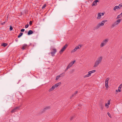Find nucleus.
Returning a JSON list of instances; mask_svg holds the SVG:
<instances>
[{
  "mask_svg": "<svg viewBox=\"0 0 122 122\" xmlns=\"http://www.w3.org/2000/svg\"><path fill=\"white\" fill-rule=\"evenodd\" d=\"M122 19H119L117 20V21H115L114 23H112L111 26V28H113L116 25H117L122 21Z\"/></svg>",
  "mask_w": 122,
  "mask_h": 122,
  "instance_id": "nucleus-1",
  "label": "nucleus"
},
{
  "mask_svg": "<svg viewBox=\"0 0 122 122\" xmlns=\"http://www.w3.org/2000/svg\"><path fill=\"white\" fill-rule=\"evenodd\" d=\"M72 66V64H71L70 63L67 66V67L69 68Z\"/></svg>",
  "mask_w": 122,
  "mask_h": 122,
  "instance_id": "nucleus-30",
  "label": "nucleus"
},
{
  "mask_svg": "<svg viewBox=\"0 0 122 122\" xmlns=\"http://www.w3.org/2000/svg\"><path fill=\"white\" fill-rule=\"evenodd\" d=\"M23 33L22 32H20L19 35L18 36V38H20L23 35Z\"/></svg>",
  "mask_w": 122,
  "mask_h": 122,
  "instance_id": "nucleus-25",
  "label": "nucleus"
},
{
  "mask_svg": "<svg viewBox=\"0 0 122 122\" xmlns=\"http://www.w3.org/2000/svg\"><path fill=\"white\" fill-rule=\"evenodd\" d=\"M27 45L25 44L22 47V49L23 50H24L27 47Z\"/></svg>",
  "mask_w": 122,
  "mask_h": 122,
  "instance_id": "nucleus-14",
  "label": "nucleus"
},
{
  "mask_svg": "<svg viewBox=\"0 0 122 122\" xmlns=\"http://www.w3.org/2000/svg\"><path fill=\"white\" fill-rule=\"evenodd\" d=\"M122 17V16H121V15L120 14L119 15H118L117 16V18H121V17Z\"/></svg>",
  "mask_w": 122,
  "mask_h": 122,
  "instance_id": "nucleus-31",
  "label": "nucleus"
},
{
  "mask_svg": "<svg viewBox=\"0 0 122 122\" xmlns=\"http://www.w3.org/2000/svg\"><path fill=\"white\" fill-rule=\"evenodd\" d=\"M117 6H115L113 8V10L114 11H116L117 9Z\"/></svg>",
  "mask_w": 122,
  "mask_h": 122,
  "instance_id": "nucleus-33",
  "label": "nucleus"
},
{
  "mask_svg": "<svg viewBox=\"0 0 122 122\" xmlns=\"http://www.w3.org/2000/svg\"><path fill=\"white\" fill-rule=\"evenodd\" d=\"M119 87H121V88L122 87V84H120Z\"/></svg>",
  "mask_w": 122,
  "mask_h": 122,
  "instance_id": "nucleus-48",
  "label": "nucleus"
},
{
  "mask_svg": "<svg viewBox=\"0 0 122 122\" xmlns=\"http://www.w3.org/2000/svg\"><path fill=\"white\" fill-rule=\"evenodd\" d=\"M53 51L51 52L50 53L51 55L52 56H55V54L56 52V50L55 49H53Z\"/></svg>",
  "mask_w": 122,
  "mask_h": 122,
  "instance_id": "nucleus-7",
  "label": "nucleus"
},
{
  "mask_svg": "<svg viewBox=\"0 0 122 122\" xmlns=\"http://www.w3.org/2000/svg\"><path fill=\"white\" fill-rule=\"evenodd\" d=\"M22 105H21L18 107H15L16 110H19V108L21 107Z\"/></svg>",
  "mask_w": 122,
  "mask_h": 122,
  "instance_id": "nucleus-26",
  "label": "nucleus"
},
{
  "mask_svg": "<svg viewBox=\"0 0 122 122\" xmlns=\"http://www.w3.org/2000/svg\"><path fill=\"white\" fill-rule=\"evenodd\" d=\"M75 62V60L74 61H71L70 63L72 64V65Z\"/></svg>",
  "mask_w": 122,
  "mask_h": 122,
  "instance_id": "nucleus-34",
  "label": "nucleus"
},
{
  "mask_svg": "<svg viewBox=\"0 0 122 122\" xmlns=\"http://www.w3.org/2000/svg\"><path fill=\"white\" fill-rule=\"evenodd\" d=\"M29 26V24H27V25H25V27L26 28H27Z\"/></svg>",
  "mask_w": 122,
  "mask_h": 122,
  "instance_id": "nucleus-38",
  "label": "nucleus"
},
{
  "mask_svg": "<svg viewBox=\"0 0 122 122\" xmlns=\"http://www.w3.org/2000/svg\"><path fill=\"white\" fill-rule=\"evenodd\" d=\"M110 100H108V102L107 103H106L105 104V106H108V105H109L110 104Z\"/></svg>",
  "mask_w": 122,
  "mask_h": 122,
  "instance_id": "nucleus-19",
  "label": "nucleus"
},
{
  "mask_svg": "<svg viewBox=\"0 0 122 122\" xmlns=\"http://www.w3.org/2000/svg\"><path fill=\"white\" fill-rule=\"evenodd\" d=\"M55 87L54 86H53L51 88H50V89L49 90V92H51V91H52L54 89H55Z\"/></svg>",
  "mask_w": 122,
  "mask_h": 122,
  "instance_id": "nucleus-13",
  "label": "nucleus"
},
{
  "mask_svg": "<svg viewBox=\"0 0 122 122\" xmlns=\"http://www.w3.org/2000/svg\"><path fill=\"white\" fill-rule=\"evenodd\" d=\"M79 46H80L81 47V45H79Z\"/></svg>",
  "mask_w": 122,
  "mask_h": 122,
  "instance_id": "nucleus-51",
  "label": "nucleus"
},
{
  "mask_svg": "<svg viewBox=\"0 0 122 122\" xmlns=\"http://www.w3.org/2000/svg\"><path fill=\"white\" fill-rule=\"evenodd\" d=\"M90 76H91V75H90V73H88V74H87L86 75L84 76H83V77L84 78H86V77H87Z\"/></svg>",
  "mask_w": 122,
  "mask_h": 122,
  "instance_id": "nucleus-23",
  "label": "nucleus"
},
{
  "mask_svg": "<svg viewBox=\"0 0 122 122\" xmlns=\"http://www.w3.org/2000/svg\"><path fill=\"white\" fill-rule=\"evenodd\" d=\"M32 22L31 21H30L29 22V25L30 26H31V25L32 24Z\"/></svg>",
  "mask_w": 122,
  "mask_h": 122,
  "instance_id": "nucleus-39",
  "label": "nucleus"
},
{
  "mask_svg": "<svg viewBox=\"0 0 122 122\" xmlns=\"http://www.w3.org/2000/svg\"><path fill=\"white\" fill-rule=\"evenodd\" d=\"M102 59V57L101 56L98 57L97 60L100 63L101 62Z\"/></svg>",
  "mask_w": 122,
  "mask_h": 122,
  "instance_id": "nucleus-12",
  "label": "nucleus"
},
{
  "mask_svg": "<svg viewBox=\"0 0 122 122\" xmlns=\"http://www.w3.org/2000/svg\"><path fill=\"white\" fill-rule=\"evenodd\" d=\"M46 110L45 109V108L43 109L41 111V113L42 114L44 113L46 111Z\"/></svg>",
  "mask_w": 122,
  "mask_h": 122,
  "instance_id": "nucleus-21",
  "label": "nucleus"
},
{
  "mask_svg": "<svg viewBox=\"0 0 122 122\" xmlns=\"http://www.w3.org/2000/svg\"><path fill=\"white\" fill-rule=\"evenodd\" d=\"M100 107L101 110H103L104 107V104H100Z\"/></svg>",
  "mask_w": 122,
  "mask_h": 122,
  "instance_id": "nucleus-20",
  "label": "nucleus"
},
{
  "mask_svg": "<svg viewBox=\"0 0 122 122\" xmlns=\"http://www.w3.org/2000/svg\"><path fill=\"white\" fill-rule=\"evenodd\" d=\"M118 6L120 7L121 8L122 6V4L121 3V4H120Z\"/></svg>",
  "mask_w": 122,
  "mask_h": 122,
  "instance_id": "nucleus-42",
  "label": "nucleus"
},
{
  "mask_svg": "<svg viewBox=\"0 0 122 122\" xmlns=\"http://www.w3.org/2000/svg\"><path fill=\"white\" fill-rule=\"evenodd\" d=\"M99 24H100L101 26H103L104 25V22H103V21H102L101 23H99Z\"/></svg>",
  "mask_w": 122,
  "mask_h": 122,
  "instance_id": "nucleus-27",
  "label": "nucleus"
},
{
  "mask_svg": "<svg viewBox=\"0 0 122 122\" xmlns=\"http://www.w3.org/2000/svg\"><path fill=\"white\" fill-rule=\"evenodd\" d=\"M101 26L100 24H99L98 25H97V26L95 27L94 28V30H97Z\"/></svg>",
  "mask_w": 122,
  "mask_h": 122,
  "instance_id": "nucleus-10",
  "label": "nucleus"
},
{
  "mask_svg": "<svg viewBox=\"0 0 122 122\" xmlns=\"http://www.w3.org/2000/svg\"><path fill=\"white\" fill-rule=\"evenodd\" d=\"M107 115H108L110 117H111V116L110 114V113L109 112H108L107 113Z\"/></svg>",
  "mask_w": 122,
  "mask_h": 122,
  "instance_id": "nucleus-40",
  "label": "nucleus"
},
{
  "mask_svg": "<svg viewBox=\"0 0 122 122\" xmlns=\"http://www.w3.org/2000/svg\"><path fill=\"white\" fill-rule=\"evenodd\" d=\"M7 44L6 43H2L1 44L2 46H3L4 47H5L7 45Z\"/></svg>",
  "mask_w": 122,
  "mask_h": 122,
  "instance_id": "nucleus-24",
  "label": "nucleus"
},
{
  "mask_svg": "<svg viewBox=\"0 0 122 122\" xmlns=\"http://www.w3.org/2000/svg\"><path fill=\"white\" fill-rule=\"evenodd\" d=\"M96 71V70H92V71H89L88 72V73H90V75L91 76V74L95 72Z\"/></svg>",
  "mask_w": 122,
  "mask_h": 122,
  "instance_id": "nucleus-17",
  "label": "nucleus"
},
{
  "mask_svg": "<svg viewBox=\"0 0 122 122\" xmlns=\"http://www.w3.org/2000/svg\"><path fill=\"white\" fill-rule=\"evenodd\" d=\"M74 117H75V116H72V117H71L70 118V120H72L74 118Z\"/></svg>",
  "mask_w": 122,
  "mask_h": 122,
  "instance_id": "nucleus-35",
  "label": "nucleus"
},
{
  "mask_svg": "<svg viewBox=\"0 0 122 122\" xmlns=\"http://www.w3.org/2000/svg\"><path fill=\"white\" fill-rule=\"evenodd\" d=\"M74 69L71 72V73H73L74 71Z\"/></svg>",
  "mask_w": 122,
  "mask_h": 122,
  "instance_id": "nucleus-49",
  "label": "nucleus"
},
{
  "mask_svg": "<svg viewBox=\"0 0 122 122\" xmlns=\"http://www.w3.org/2000/svg\"><path fill=\"white\" fill-rule=\"evenodd\" d=\"M8 16L7 17V18H8Z\"/></svg>",
  "mask_w": 122,
  "mask_h": 122,
  "instance_id": "nucleus-52",
  "label": "nucleus"
},
{
  "mask_svg": "<svg viewBox=\"0 0 122 122\" xmlns=\"http://www.w3.org/2000/svg\"><path fill=\"white\" fill-rule=\"evenodd\" d=\"M78 93V91H76V92L74 94H72V95L70 97V98H71L74 96H76L77 93Z\"/></svg>",
  "mask_w": 122,
  "mask_h": 122,
  "instance_id": "nucleus-15",
  "label": "nucleus"
},
{
  "mask_svg": "<svg viewBox=\"0 0 122 122\" xmlns=\"http://www.w3.org/2000/svg\"><path fill=\"white\" fill-rule=\"evenodd\" d=\"M33 33V31L31 30H29L28 33V35H30L32 34Z\"/></svg>",
  "mask_w": 122,
  "mask_h": 122,
  "instance_id": "nucleus-18",
  "label": "nucleus"
},
{
  "mask_svg": "<svg viewBox=\"0 0 122 122\" xmlns=\"http://www.w3.org/2000/svg\"><path fill=\"white\" fill-rule=\"evenodd\" d=\"M45 109H46V110H48L49 109H50L51 108L50 106H47V107H45Z\"/></svg>",
  "mask_w": 122,
  "mask_h": 122,
  "instance_id": "nucleus-29",
  "label": "nucleus"
},
{
  "mask_svg": "<svg viewBox=\"0 0 122 122\" xmlns=\"http://www.w3.org/2000/svg\"><path fill=\"white\" fill-rule=\"evenodd\" d=\"M103 22H104V23H105L107 21V20H103Z\"/></svg>",
  "mask_w": 122,
  "mask_h": 122,
  "instance_id": "nucleus-41",
  "label": "nucleus"
},
{
  "mask_svg": "<svg viewBox=\"0 0 122 122\" xmlns=\"http://www.w3.org/2000/svg\"><path fill=\"white\" fill-rule=\"evenodd\" d=\"M6 22V21H5L3 23H1V25H3L5 24V23Z\"/></svg>",
  "mask_w": 122,
  "mask_h": 122,
  "instance_id": "nucleus-37",
  "label": "nucleus"
},
{
  "mask_svg": "<svg viewBox=\"0 0 122 122\" xmlns=\"http://www.w3.org/2000/svg\"><path fill=\"white\" fill-rule=\"evenodd\" d=\"M69 68H68L67 66L66 68V69L65 70V71H66L68 69H69Z\"/></svg>",
  "mask_w": 122,
  "mask_h": 122,
  "instance_id": "nucleus-45",
  "label": "nucleus"
},
{
  "mask_svg": "<svg viewBox=\"0 0 122 122\" xmlns=\"http://www.w3.org/2000/svg\"><path fill=\"white\" fill-rule=\"evenodd\" d=\"M120 14L121 15V16H122V12Z\"/></svg>",
  "mask_w": 122,
  "mask_h": 122,
  "instance_id": "nucleus-50",
  "label": "nucleus"
},
{
  "mask_svg": "<svg viewBox=\"0 0 122 122\" xmlns=\"http://www.w3.org/2000/svg\"><path fill=\"white\" fill-rule=\"evenodd\" d=\"M101 13H98L97 14L98 16L97 17V19H100L101 18L102 15H101Z\"/></svg>",
  "mask_w": 122,
  "mask_h": 122,
  "instance_id": "nucleus-11",
  "label": "nucleus"
},
{
  "mask_svg": "<svg viewBox=\"0 0 122 122\" xmlns=\"http://www.w3.org/2000/svg\"><path fill=\"white\" fill-rule=\"evenodd\" d=\"M65 73L64 72L62 73V74H60L59 75L56 76V80H58L59 78L63 76H64Z\"/></svg>",
  "mask_w": 122,
  "mask_h": 122,
  "instance_id": "nucleus-6",
  "label": "nucleus"
},
{
  "mask_svg": "<svg viewBox=\"0 0 122 122\" xmlns=\"http://www.w3.org/2000/svg\"><path fill=\"white\" fill-rule=\"evenodd\" d=\"M68 46V45L67 44H66L61 49V50L60 51L59 53L60 54H61L62 52L64 51L66 48H67Z\"/></svg>",
  "mask_w": 122,
  "mask_h": 122,
  "instance_id": "nucleus-3",
  "label": "nucleus"
},
{
  "mask_svg": "<svg viewBox=\"0 0 122 122\" xmlns=\"http://www.w3.org/2000/svg\"><path fill=\"white\" fill-rule=\"evenodd\" d=\"M101 15H102V16H103L104 15V14H105V12H102V13H101Z\"/></svg>",
  "mask_w": 122,
  "mask_h": 122,
  "instance_id": "nucleus-44",
  "label": "nucleus"
},
{
  "mask_svg": "<svg viewBox=\"0 0 122 122\" xmlns=\"http://www.w3.org/2000/svg\"><path fill=\"white\" fill-rule=\"evenodd\" d=\"M121 87H118V92L117 91V90H116V91L117 92H120L121 91Z\"/></svg>",
  "mask_w": 122,
  "mask_h": 122,
  "instance_id": "nucleus-22",
  "label": "nucleus"
},
{
  "mask_svg": "<svg viewBox=\"0 0 122 122\" xmlns=\"http://www.w3.org/2000/svg\"><path fill=\"white\" fill-rule=\"evenodd\" d=\"M100 63L99 62L96 60V62L94 65V67H97L98 65Z\"/></svg>",
  "mask_w": 122,
  "mask_h": 122,
  "instance_id": "nucleus-9",
  "label": "nucleus"
},
{
  "mask_svg": "<svg viewBox=\"0 0 122 122\" xmlns=\"http://www.w3.org/2000/svg\"><path fill=\"white\" fill-rule=\"evenodd\" d=\"M80 48L78 46H76L75 47V48L72 50L71 51V53H72L76 51L77 49H79Z\"/></svg>",
  "mask_w": 122,
  "mask_h": 122,
  "instance_id": "nucleus-8",
  "label": "nucleus"
},
{
  "mask_svg": "<svg viewBox=\"0 0 122 122\" xmlns=\"http://www.w3.org/2000/svg\"><path fill=\"white\" fill-rule=\"evenodd\" d=\"M15 41H16V42H17L18 41V39L17 38H16V39L15 40Z\"/></svg>",
  "mask_w": 122,
  "mask_h": 122,
  "instance_id": "nucleus-47",
  "label": "nucleus"
},
{
  "mask_svg": "<svg viewBox=\"0 0 122 122\" xmlns=\"http://www.w3.org/2000/svg\"><path fill=\"white\" fill-rule=\"evenodd\" d=\"M109 80V78L108 77L107 78L105 81V87L106 88H107L109 87V86L108 85V81Z\"/></svg>",
  "mask_w": 122,
  "mask_h": 122,
  "instance_id": "nucleus-4",
  "label": "nucleus"
},
{
  "mask_svg": "<svg viewBox=\"0 0 122 122\" xmlns=\"http://www.w3.org/2000/svg\"><path fill=\"white\" fill-rule=\"evenodd\" d=\"M16 110L15 107L11 111V113H13V112H15L16 111Z\"/></svg>",
  "mask_w": 122,
  "mask_h": 122,
  "instance_id": "nucleus-28",
  "label": "nucleus"
},
{
  "mask_svg": "<svg viewBox=\"0 0 122 122\" xmlns=\"http://www.w3.org/2000/svg\"><path fill=\"white\" fill-rule=\"evenodd\" d=\"M25 31V29H22L20 30V31L21 32H23Z\"/></svg>",
  "mask_w": 122,
  "mask_h": 122,
  "instance_id": "nucleus-43",
  "label": "nucleus"
},
{
  "mask_svg": "<svg viewBox=\"0 0 122 122\" xmlns=\"http://www.w3.org/2000/svg\"><path fill=\"white\" fill-rule=\"evenodd\" d=\"M99 0H95L92 4V6H96L97 5V3L99 2Z\"/></svg>",
  "mask_w": 122,
  "mask_h": 122,
  "instance_id": "nucleus-5",
  "label": "nucleus"
},
{
  "mask_svg": "<svg viewBox=\"0 0 122 122\" xmlns=\"http://www.w3.org/2000/svg\"><path fill=\"white\" fill-rule=\"evenodd\" d=\"M117 9H120V7L119 6H117Z\"/></svg>",
  "mask_w": 122,
  "mask_h": 122,
  "instance_id": "nucleus-46",
  "label": "nucleus"
},
{
  "mask_svg": "<svg viewBox=\"0 0 122 122\" xmlns=\"http://www.w3.org/2000/svg\"><path fill=\"white\" fill-rule=\"evenodd\" d=\"M13 28L12 27L11 25H10V30L11 31L13 30Z\"/></svg>",
  "mask_w": 122,
  "mask_h": 122,
  "instance_id": "nucleus-32",
  "label": "nucleus"
},
{
  "mask_svg": "<svg viewBox=\"0 0 122 122\" xmlns=\"http://www.w3.org/2000/svg\"><path fill=\"white\" fill-rule=\"evenodd\" d=\"M61 84V82H59L57 83L56 84H55V86H54L55 87H57L59 85H60Z\"/></svg>",
  "mask_w": 122,
  "mask_h": 122,
  "instance_id": "nucleus-16",
  "label": "nucleus"
},
{
  "mask_svg": "<svg viewBox=\"0 0 122 122\" xmlns=\"http://www.w3.org/2000/svg\"><path fill=\"white\" fill-rule=\"evenodd\" d=\"M46 4H45L42 7V9H43L45 8V7L46 6Z\"/></svg>",
  "mask_w": 122,
  "mask_h": 122,
  "instance_id": "nucleus-36",
  "label": "nucleus"
},
{
  "mask_svg": "<svg viewBox=\"0 0 122 122\" xmlns=\"http://www.w3.org/2000/svg\"><path fill=\"white\" fill-rule=\"evenodd\" d=\"M108 40L107 39H106L103 40L101 43L100 45L101 47H102L105 46L108 42Z\"/></svg>",
  "mask_w": 122,
  "mask_h": 122,
  "instance_id": "nucleus-2",
  "label": "nucleus"
}]
</instances>
